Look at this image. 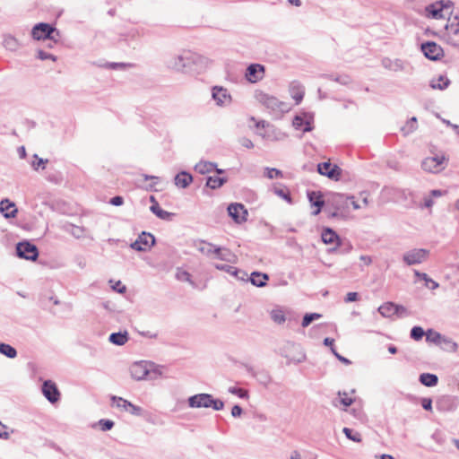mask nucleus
I'll return each mask as SVG.
<instances>
[{
  "instance_id": "nucleus-1",
  "label": "nucleus",
  "mask_w": 459,
  "mask_h": 459,
  "mask_svg": "<svg viewBox=\"0 0 459 459\" xmlns=\"http://www.w3.org/2000/svg\"><path fill=\"white\" fill-rule=\"evenodd\" d=\"M207 60L205 57L189 50H182L165 61L168 69L183 74H192L201 69Z\"/></svg>"
},
{
  "instance_id": "nucleus-2",
  "label": "nucleus",
  "mask_w": 459,
  "mask_h": 459,
  "mask_svg": "<svg viewBox=\"0 0 459 459\" xmlns=\"http://www.w3.org/2000/svg\"><path fill=\"white\" fill-rule=\"evenodd\" d=\"M349 205L350 197L348 195L333 193L327 198L325 212H328L329 217H341L349 209Z\"/></svg>"
},
{
  "instance_id": "nucleus-3",
  "label": "nucleus",
  "mask_w": 459,
  "mask_h": 459,
  "mask_svg": "<svg viewBox=\"0 0 459 459\" xmlns=\"http://www.w3.org/2000/svg\"><path fill=\"white\" fill-rule=\"evenodd\" d=\"M255 99L260 104L277 116L288 112L290 108L288 103L281 101L276 97L264 91H257Z\"/></svg>"
},
{
  "instance_id": "nucleus-4",
  "label": "nucleus",
  "mask_w": 459,
  "mask_h": 459,
  "mask_svg": "<svg viewBox=\"0 0 459 459\" xmlns=\"http://www.w3.org/2000/svg\"><path fill=\"white\" fill-rule=\"evenodd\" d=\"M31 37L36 40H53L57 42L59 31L52 25L45 22L36 24L31 30Z\"/></svg>"
},
{
  "instance_id": "nucleus-5",
  "label": "nucleus",
  "mask_w": 459,
  "mask_h": 459,
  "mask_svg": "<svg viewBox=\"0 0 459 459\" xmlns=\"http://www.w3.org/2000/svg\"><path fill=\"white\" fill-rule=\"evenodd\" d=\"M454 3L451 0H439L428 4L424 9V15L431 19L444 18L443 12L452 9Z\"/></svg>"
},
{
  "instance_id": "nucleus-6",
  "label": "nucleus",
  "mask_w": 459,
  "mask_h": 459,
  "mask_svg": "<svg viewBox=\"0 0 459 459\" xmlns=\"http://www.w3.org/2000/svg\"><path fill=\"white\" fill-rule=\"evenodd\" d=\"M445 30L446 42L454 48H459V39H457L459 35V16L455 15L449 17L445 26Z\"/></svg>"
},
{
  "instance_id": "nucleus-7",
  "label": "nucleus",
  "mask_w": 459,
  "mask_h": 459,
  "mask_svg": "<svg viewBox=\"0 0 459 459\" xmlns=\"http://www.w3.org/2000/svg\"><path fill=\"white\" fill-rule=\"evenodd\" d=\"M429 256V250L425 248H413L403 255V261L408 266L420 264Z\"/></svg>"
},
{
  "instance_id": "nucleus-8",
  "label": "nucleus",
  "mask_w": 459,
  "mask_h": 459,
  "mask_svg": "<svg viewBox=\"0 0 459 459\" xmlns=\"http://www.w3.org/2000/svg\"><path fill=\"white\" fill-rule=\"evenodd\" d=\"M446 158L444 155H435L423 160L422 169L430 173H438L445 169Z\"/></svg>"
},
{
  "instance_id": "nucleus-9",
  "label": "nucleus",
  "mask_w": 459,
  "mask_h": 459,
  "mask_svg": "<svg viewBox=\"0 0 459 459\" xmlns=\"http://www.w3.org/2000/svg\"><path fill=\"white\" fill-rule=\"evenodd\" d=\"M152 365L149 361H136L130 366L129 371L133 379L141 381L149 377Z\"/></svg>"
},
{
  "instance_id": "nucleus-10",
  "label": "nucleus",
  "mask_w": 459,
  "mask_h": 459,
  "mask_svg": "<svg viewBox=\"0 0 459 459\" xmlns=\"http://www.w3.org/2000/svg\"><path fill=\"white\" fill-rule=\"evenodd\" d=\"M16 253L20 258L36 261L39 256L37 247L28 241L20 242L16 246Z\"/></svg>"
},
{
  "instance_id": "nucleus-11",
  "label": "nucleus",
  "mask_w": 459,
  "mask_h": 459,
  "mask_svg": "<svg viewBox=\"0 0 459 459\" xmlns=\"http://www.w3.org/2000/svg\"><path fill=\"white\" fill-rule=\"evenodd\" d=\"M155 244V238L152 234L143 231L137 239L131 244V248L136 251H147Z\"/></svg>"
},
{
  "instance_id": "nucleus-12",
  "label": "nucleus",
  "mask_w": 459,
  "mask_h": 459,
  "mask_svg": "<svg viewBox=\"0 0 459 459\" xmlns=\"http://www.w3.org/2000/svg\"><path fill=\"white\" fill-rule=\"evenodd\" d=\"M212 98L216 105L225 107L231 103L232 98L229 91L222 86H213L212 88Z\"/></svg>"
},
{
  "instance_id": "nucleus-13",
  "label": "nucleus",
  "mask_w": 459,
  "mask_h": 459,
  "mask_svg": "<svg viewBox=\"0 0 459 459\" xmlns=\"http://www.w3.org/2000/svg\"><path fill=\"white\" fill-rule=\"evenodd\" d=\"M113 402V405L117 408L120 409L124 411H128L130 414L134 416H141L143 412V409L137 405L133 404L131 402L122 398L113 395L111 397Z\"/></svg>"
},
{
  "instance_id": "nucleus-14",
  "label": "nucleus",
  "mask_w": 459,
  "mask_h": 459,
  "mask_svg": "<svg viewBox=\"0 0 459 459\" xmlns=\"http://www.w3.org/2000/svg\"><path fill=\"white\" fill-rule=\"evenodd\" d=\"M424 56L429 60H438L444 56L443 48L434 41H427L421 44Z\"/></svg>"
},
{
  "instance_id": "nucleus-15",
  "label": "nucleus",
  "mask_w": 459,
  "mask_h": 459,
  "mask_svg": "<svg viewBox=\"0 0 459 459\" xmlns=\"http://www.w3.org/2000/svg\"><path fill=\"white\" fill-rule=\"evenodd\" d=\"M317 171L319 174L333 180H339L342 175L341 168L335 164H332L330 161L319 163L317 165Z\"/></svg>"
},
{
  "instance_id": "nucleus-16",
  "label": "nucleus",
  "mask_w": 459,
  "mask_h": 459,
  "mask_svg": "<svg viewBox=\"0 0 459 459\" xmlns=\"http://www.w3.org/2000/svg\"><path fill=\"white\" fill-rule=\"evenodd\" d=\"M228 213L236 223H243L247 220V211L242 204L233 203L228 206Z\"/></svg>"
},
{
  "instance_id": "nucleus-17",
  "label": "nucleus",
  "mask_w": 459,
  "mask_h": 459,
  "mask_svg": "<svg viewBox=\"0 0 459 459\" xmlns=\"http://www.w3.org/2000/svg\"><path fill=\"white\" fill-rule=\"evenodd\" d=\"M42 394L46 397V399L51 403H55L60 399V392L56 386V385L51 380H45L42 384Z\"/></svg>"
},
{
  "instance_id": "nucleus-18",
  "label": "nucleus",
  "mask_w": 459,
  "mask_h": 459,
  "mask_svg": "<svg viewBox=\"0 0 459 459\" xmlns=\"http://www.w3.org/2000/svg\"><path fill=\"white\" fill-rule=\"evenodd\" d=\"M382 65L385 69H388V70H391L394 72L405 71V72L411 73L412 70V67L410 65V64L408 62L403 61L399 58L392 60L388 57H385L382 60Z\"/></svg>"
},
{
  "instance_id": "nucleus-19",
  "label": "nucleus",
  "mask_w": 459,
  "mask_h": 459,
  "mask_svg": "<svg viewBox=\"0 0 459 459\" xmlns=\"http://www.w3.org/2000/svg\"><path fill=\"white\" fill-rule=\"evenodd\" d=\"M264 66L259 64L249 65L246 71V78L248 82L255 83L264 78Z\"/></svg>"
},
{
  "instance_id": "nucleus-20",
  "label": "nucleus",
  "mask_w": 459,
  "mask_h": 459,
  "mask_svg": "<svg viewBox=\"0 0 459 459\" xmlns=\"http://www.w3.org/2000/svg\"><path fill=\"white\" fill-rule=\"evenodd\" d=\"M212 394H198L188 398V405L191 408H210Z\"/></svg>"
},
{
  "instance_id": "nucleus-21",
  "label": "nucleus",
  "mask_w": 459,
  "mask_h": 459,
  "mask_svg": "<svg viewBox=\"0 0 459 459\" xmlns=\"http://www.w3.org/2000/svg\"><path fill=\"white\" fill-rule=\"evenodd\" d=\"M378 312L384 317H390L394 315L401 314L405 312V307L403 306L395 305L393 302H386L378 307Z\"/></svg>"
},
{
  "instance_id": "nucleus-22",
  "label": "nucleus",
  "mask_w": 459,
  "mask_h": 459,
  "mask_svg": "<svg viewBox=\"0 0 459 459\" xmlns=\"http://www.w3.org/2000/svg\"><path fill=\"white\" fill-rule=\"evenodd\" d=\"M214 252V257L219 260L225 261L230 264H236L238 262V256L227 247H217Z\"/></svg>"
},
{
  "instance_id": "nucleus-23",
  "label": "nucleus",
  "mask_w": 459,
  "mask_h": 459,
  "mask_svg": "<svg viewBox=\"0 0 459 459\" xmlns=\"http://www.w3.org/2000/svg\"><path fill=\"white\" fill-rule=\"evenodd\" d=\"M307 198L312 206H316V210H315L312 214L317 215L321 212L323 206L325 205V201L323 199V195L319 191H308Z\"/></svg>"
},
{
  "instance_id": "nucleus-24",
  "label": "nucleus",
  "mask_w": 459,
  "mask_h": 459,
  "mask_svg": "<svg viewBox=\"0 0 459 459\" xmlns=\"http://www.w3.org/2000/svg\"><path fill=\"white\" fill-rule=\"evenodd\" d=\"M247 370L254 377L256 378L257 382L264 386L267 387L272 382V377L266 370H259L255 371L252 367H247Z\"/></svg>"
},
{
  "instance_id": "nucleus-25",
  "label": "nucleus",
  "mask_w": 459,
  "mask_h": 459,
  "mask_svg": "<svg viewBox=\"0 0 459 459\" xmlns=\"http://www.w3.org/2000/svg\"><path fill=\"white\" fill-rule=\"evenodd\" d=\"M214 267L217 270L226 272L230 275L235 276L237 279H239L242 281H244L245 277L247 276V274L244 271H241L234 266L229 265V264H214Z\"/></svg>"
},
{
  "instance_id": "nucleus-26",
  "label": "nucleus",
  "mask_w": 459,
  "mask_h": 459,
  "mask_svg": "<svg viewBox=\"0 0 459 459\" xmlns=\"http://www.w3.org/2000/svg\"><path fill=\"white\" fill-rule=\"evenodd\" d=\"M322 241L326 244H335V246L341 244V238L338 234L330 228H325L323 230L321 234Z\"/></svg>"
},
{
  "instance_id": "nucleus-27",
  "label": "nucleus",
  "mask_w": 459,
  "mask_h": 459,
  "mask_svg": "<svg viewBox=\"0 0 459 459\" xmlns=\"http://www.w3.org/2000/svg\"><path fill=\"white\" fill-rule=\"evenodd\" d=\"M195 170L199 174H207L216 171L218 174L223 173V170L216 168V164L210 161H200L195 166Z\"/></svg>"
},
{
  "instance_id": "nucleus-28",
  "label": "nucleus",
  "mask_w": 459,
  "mask_h": 459,
  "mask_svg": "<svg viewBox=\"0 0 459 459\" xmlns=\"http://www.w3.org/2000/svg\"><path fill=\"white\" fill-rule=\"evenodd\" d=\"M0 212L5 218H14L17 213L15 204L10 202L8 199H4L0 203Z\"/></svg>"
},
{
  "instance_id": "nucleus-29",
  "label": "nucleus",
  "mask_w": 459,
  "mask_h": 459,
  "mask_svg": "<svg viewBox=\"0 0 459 459\" xmlns=\"http://www.w3.org/2000/svg\"><path fill=\"white\" fill-rule=\"evenodd\" d=\"M193 181V177L186 171L178 173L174 178V183L177 186L186 188Z\"/></svg>"
},
{
  "instance_id": "nucleus-30",
  "label": "nucleus",
  "mask_w": 459,
  "mask_h": 459,
  "mask_svg": "<svg viewBox=\"0 0 459 459\" xmlns=\"http://www.w3.org/2000/svg\"><path fill=\"white\" fill-rule=\"evenodd\" d=\"M291 97L295 100L296 104H299L303 100L305 91L304 87L298 82H292L290 86Z\"/></svg>"
},
{
  "instance_id": "nucleus-31",
  "label": "nucleus",
  "mask_w": 459,
  "mask_h": 459,
  "mask_svg": "<svg viewBox=\"0 0 459 459\" xmlns=\"http://www.w3.org/2000/svg\"><path fill=\"white\" fill-rule=\"evenodd\" d=\"M196 248L199 252H201L203 255H206L207 257H214V255H215L214 250L217 248V247L212 243H208V242L202 240L199 242L198 245H196Z\"/></svg>"
},
{
  "instance_id": "nucleus-32",
  "label": "nucleus",
  "mask_w": 459,
  "mask_h": 459,
  "mask_svg": "<svg viewBox=\"0 0 459 459\" xmlns=\"http://www.w3.org/2000/svg\"><path fill=\"white\" fill-rule=\"evenodd\" d=\"M150 210L152 211V213H154L158 218L161 219V220H164V221H171V219L173 218L174 216V213L172 212H167L163 209H161L158 203H154V204H152L151 207H150Z\"/></svg>"
},
{
  "instance_id": "nucleus-33",
  "label": "nucleus",
  "mask_w": 459,
  "mask_h": 459,
  "mask_svg": "<svg viewBox=\"0 0 459 459\" xmlns=\"http://www.w3.org/2000/svg\"><path fill=\"white\" fill-rule=\"evenodd\" d=\"M293 126L296 129L302 130L304 133L310 132L312 130V126L309 120L304 119L300 116H296L293 119Z\"/></svg>"
},
{
  "instance_id": "nucleus-34",
  "label": "nucleus",
  "mask_w": 459,
  "mask_h": 459,
  "mask_svg": "<svg viewBox=\"0 0 459 459\" xmlns=\"http://www.w3.org/2000/svg\"><path fill=\"white\" fill-rule=\"evenodd\" d=\"M269 277L266 273L254 272L250 275V281L253 285L256 287H264L266 285V281H268Z\"/></svg>"
},
{
  "instance_id": "nucleus-35",
  "label": "nucleus",
  "mask_w": 459,
  "mask_h": 459,
  "mask_svg": "<svg viewBox=\"0 0 459 459\" xmlns=\"http://www.w3.org/2000/svg\"><path fill=\"white\" fill-rule=\"evenodd\" d=\"M419 380L420 384H422L423 385L432 387L437 385L438 382V377L435 374L422 373L420 375Z\"/></svg>"
},
{
  "instance_id": "nucleus-36",
  "label": "nucleus",
  "mask_w": 459,
  "mask_h": 459,
  "mask_svg": "<svg viewBox=\"0 0 459 459\" xmlns=\"http://www.w3.org/2000/svg\"><path fill=\"white\" fill-rule=\"evenodd\" d=\"M63 230L71 234L72 236H74L75 238H81L83 237L84 235V228L83 227H80V226H76V225H74V224H71V223H65L64 226H63Z\"/></svg>"
},
{
  "instance_id": "nucleus-37",
  "label": "nucleus",
  "mask_w": 459,
  "mask_h": 459,
  "mask_svg": "<svg viewBox=\"0 0 459 459\" xmlns=\"http://www.w3.org/2000/svg\"><path fill=\"white\" fill-rule=\"evenodd\" d=\"M128 333L127 332H118V333H112L108 340L111 343L122 346L128 341Z\"/></svg>"
},
{
  "instance_id": "nucleus-38",
  "label": "nucleus",
  "mask_w": 459,
  "mask_h": 459,
  "mask_svg": "<svg viewBox=\"0 0 459 459\" xmlns=\"http://www.w3.org/2000/svg\"><path fill=\"white\" fill-rule=\"evenodd\" d=\"M414 275L423 280L425 281L426 287L429 288L430 290H436L439 286V284L437 281L429 278V275L425 273H420L418 270H414Z\"/></svg>"
},
{
  "instance_id": "nucleus-39",
  "label": "nucleus",
  "mask_w": 459,
  "mask_h": 459,
  "mask_svg": "<svg viewBox=\"0 0 459 459\" xmlns=\"http://www.w3.org/2000/svg\"><path fill=\"white\" fill-rule=\"evenodd\" d=\"M226 181V178H221L219 176H209L206 179V186L212 189H217L221 187Z\"/></svg>"
},
{
  "instance_id": "nucleus-40",
  "label": "nucleus",
  "mask_w": 459,
  "mask_h": 459,
  "mask_svg": "<svg viewBox=\"0 0 459 459\" xmlns=\"http://www.w3.org/2000/svg\"><path fill=\"white\" fill-rule=\"evenodd\" d=\"M352 245L349 241H343L341 239V244L334 246L328 250L329 253L339 252L342 255L348 254L351 251Z\"/></svg>"
},
{
  "instance_id": "nucleus-41",
  "label": "nucleus",
  "mask_w": 459,
  "mask_h": 459,
  "mask_svg": "<svg viewBox=\"0 0 459 459\" xmlns=\"http://www.w3.org/2000/svg\"><path fill=\"white\" fill-rule=\"evenodd\" d=\"M4 47L10 51H16L19 48L18 40L12 35H4L3 39Z\"/></svg>"
},
{
  "instance_id": "nucleus-42",
  "label": "nucleus",
  "mask_w": 459,
  "mask_h": 459,
  "mask_svg": "<svg viewBox=\"0 0 459 459\" xmlns=\"http://www.w3.org/2000/svg\"><path fill=\"white\" fill-rule=\"evenodd\" d=\"M273 191L277 196L287 201L290 204H293L292 198L290 196V193L285 186H282V187L275 186V187H273Z\"/></svg>"
},
{
  "instance_id": "nucleus-43",
  "label": "nucleus",
  "mask_w": 459,
  "mask_h": 459,
  "mask_svg": "<svg viewBox=\"0 0 459 459\" xmlns=\"http://www.w3.org/2000/svg\"><path fill=\"white\" fill-rule=\"evenodd\" d=\"M0 353L9 359H14L17 356V351L10 344L4 342L0 343Z\"/></svg>"
},
{
  "instance_id": "nucleus-44",
  "label": "nucleus",
  "mask_w": 459,
  "mask_h": 459,
  "mask_svg": "<svg viewBox=\"0 0 459 459\" xmlns=\"http://www.w3.org/2000/svg\"><path fill=\"white\" fill-rule=\"evenodd\" d=\"M322 78H327L333 80L336 82H339L342 85H347L351 82V78L348 75H333V74H322Z\"/></svg>"
},
{
  "instance_id": "nucleus-45",
  "label": "nucleus",
  "mask_w": 459,
  "mask_h": 459,
  "mask_svg": "<svg viewBox=\"0 0 459 459\" xmlns=\"http://www.w3.org/2000/svg\"><path fill=\"white\" fill-rule=\"evenodd\" d=\"M191 278H192V276L188 272L182 270L180 268H178L177 273H176V279L178 281L189 282L191 285L194 286L195 283Z\"/></svg>"
},
{
  "instance_id": "nucleus-46",
  "label": "nucleus",
  "mask_w": 459,
  "mask_h": 459,
  "mask_svg": "<svg viewBox=\"0 0 459 459\" xmlns=\"http://www.w3.org/2000/svg\"><path fill=\"white\" fill-rule=\"evenodd\" d=\"M33 159L34 160L31 161V167L36 171L39 170L40 169H44L46 168V164L48 162V160L39 158L37 154L33 155Z\"/></svg>"
},
{
  "instance_id": "nucleus-47",
  "label": "nucleus",
  "mask_w": 459,
  "mask_h": 459,
  "mask_svg": "<svg viewBox=\"0 0 459 459\" xmlns=\"http://www.w3.org/2000/svg\"><path fill=\"white\" fill-rule=\"evenodd\" d=\"M271 318L273 322L279 325L283 324L286 320L285 315L281 309H273L271 312Z\"/></svg>"
},
{
  "instance_id": "nucleus-48",
  "label": "nucleus",
  "mask_w": 459,
  "mask_h": 459,
  "mask_svg": "<svg viewBox=\"0 0 459 459\" xmlns=\"http://www.w3.org/2000/svg\"><path fill=\"white\" fill-rule=\"evenodd\" d=\"M150 364L152 365V368L149 374L150 379H157L159 377H161L163 374V366H159L152 362H150Z\"/></svg>"
},
{
  "instance_id": "nucleus-49",
  "label": "nucleus",
  "mask_w": 459,
  "mask_h": 459,
  "mask_svg": "<svg viewBox=\"0 0 459 459\" xmlns=\"http://www.w3.org/2000/svg\"><path fill=\"white\" fill-rule=\"evenodd\" d=\"M417 127V118L415 117H412L404 126L402 127V131L403 132V134H409L412 133L414 130H416Z\"/></svg>"
},
{
  "instance_id": "nucleus-50",
  "label": "nucleus",
  "mask_w": 459,
  "mask_h": 459,
  "mask_svg": "<svg viewBox=\"0 0 459 459\" xmlns=\"http://www.w3.org/2000/svg\"><path fill=\"white\" fill-rule=\"evenodd\" d=\"M321 316L322 315L318 313L306 314L302 319L301 325L303 327H307L314 320L319 319Z\"/></svg>"
},
{
  "instance_id": "nucleus-51",
  "label": "nucleus",
  "mask_w": 459,
  "mask_h": 459,
  "mask_svg": "<svg viewBox=\"0 0 459 459\" xmlns=\"http://www.w3.org/2000/svg\"><path fill=\"white\" fill-rule=\"evenodd\" d=\"M342 432L346 436V437L350 440H352L354 442H360L361 437L360 434L358 432H354L351 429L349 428H343Z\"/></svg>"
},
{
  "instance_id": "nucleus-52",
  "label": "nucleus",
  "mask_w": 459,
  "mask_h": 459,
  "mask_svg": "<svg viewBox=\"0 0 459 459\" xmlns=\"http://www.w3.org/2000/svg\"><path fill=\"white\" fill-rule=\"evenodd\" d=\"M264 176L270 179H273L274 178H282L283 173L281 170L274 168H265L264 169Z\"/></svg>"
},
{
  "instance_id": "nucleus-53",
  "label": "nucleus",
  "mask_w": 459,
  "mask_h": 459,
  "mask_svg": "<svg viewBox=\"0 0 459 459\" xmlns=\"http://www.w3.org/2000/svg\"><path fill=\"white\" fill-rule=\"evenodd\" d=\"M228 392L232 394L238 395L239 398H242V399H247L248 396H249L247 390L242 389V388H238V387H236V386L229 387Z\"/></svg>"
},
{
  "instance_id": "nucleus-54",
  "label": "nucleus",
  "mask_w": 459,
  "mask_h": 459,
  "mask_svg": "<svg viewBox=\"0 0 459 459\" xmlns=\"http://www.w3.org/2000/svg\"><path fill=\"white\" fill-rule=\"evenodd\" d=\"M425 332L420 326H414L411 330V338H412L415 341H420L424 336Z\"/></svg>"
},
{
  "instance_id": "nucleus-55",
  "label": "nucleus",
  "mask_w": 459,
  "mask_h": 459,
  "mask_svg": "<svg viewBox=\"0 0 459 459\" xmlns=\"http://www.w3.org/2000/svg\"><path fill=\"white\" fill-rule=\"evenodd\" d=\"M338 395L340 396L339 403L342 404L345 408L352 404L353 399L348 397L346 392H338Z\"/></svg>"
},
{
  "instance_id": "nucleus-56",
  "label": "nucleus",
  "mask_w": 459,
  "mask_h": 459,
  "mask_svg": "<svg viewBox=\"0 0 459 459\" xmlns=\"http://www.w3.org/2000/svg\"><path fill=\"white\" fill-rule=\"evenodd\" d=\"M114 424L113 420L106 419L100 420L98 422V425L102 431L110 430L114 427Z\"/></svg>"
},
{
  "instance_id": "nucleus-57",
  "label": "nucleus",
  "mask_w": 459,
  "mask_h": 459,
  "mask_svg": "<svg viewBox=\"0 0 459 459\" xmlns=\"http://www.w3.org/2000/svg\"><path fill=\"white\" fill-rule=\"evenodd\" d=\"M37 57L40 60H52V61H56V56L52 55V54H49V53H47L45 52L44 50H38V53H37Z\"/></svg>"
},
{
  "instance_id": "nucleus-58",
  "label": "nucleus",
  "mask_w": 459,
  "mask_h": 459,
  "mask_svg": "<svg viewBox=\"0 0 459 459\" xmlns=\"http://www.w3.org/2000/svg\"><path fill=\"white\" fill-rule=\"evenodd\" d=\"M441 337L442 336L439 333L433 332L432 330H429L427 333V341H429L431 342H438Z\"/></svg>"
},
{
  "instance_id": "nucleus-59",
  "label": "nucleus",
  "mask_w": 459,
  "mask_h": 459,
  "mask_svg": "<svg viewBox=\"0 0 459 459\" xmlns=\"http://www.w3.org/2000/svg\"><path fill=\"white\" fill-rule=\"evenodd\" d=\"M223 407H224V403L221 400L214 399L212 396L211 403H210V408H212L215 411H221V410L223 409Z\"/></svg>"
},
{
  "instance_id": "nucleus-60",
  "label": "nucleus",
  "mask_w": 459,
  "mask_h": 459,
  "mask_svg": "<svg viewBox=\"0 0 459 459\" xmlns=\"http://www.w3.org/2000/svg\"><path fill=\"white\" fill-rule=\"evenodd\" d=\"M439 81H444V82L441 84V83H438L437 85L436 84H432V88L436 89H439V90H444L446 88L448 87L449 83H450V81L447 79V78H444L443 76H439L438 78Z\"/></svg>"
},
{
  "instance_id": "nucleus-61",
  "label": "nucleus",
  "mask_w": 459,
  "mask_h": 459,
  "mask_svg": "<svg viewBox=\"0 0 459 459\" xmlns=\"http://www.w3.org/2000/svg\"><path fill=\"white\" fill-rule=\"evenodd\" d=\"M421 406L426 411H432V400L430 398H422Z\"/></svg>"
},
{
  "instance_id": "nucleus-62",
  "label": "nucleus",
  "mask_w": 459,
  "mask_h": 459,
  "mask_svg": "<svg viewBox=\"0 0 459 459\" xmlns=\"http://www.w3.org/2000/svg\"><path fill=\"white\" fill-rule=\"evenodd\" d=\"M359 299V294L357 292H349L344 298L346 303L354 302Z\"/></svg>"
},
{
  "instance_id": "nucleus-63",
  "label": "nucleus",
  "mask_w": 459,
  "mask_h": 459,
  "mask_svg": "<svg viewBox=\"0 0 459 459\" xmlns=\"http://www.w3.org/2000/svg\"><path fill=\"white\" fill-rule=\"evenodd\" d=\"M109 204L114 206H120L124 204V198L120 195H116L110 199Z\"/></svg>"
},
{
  "instance_id": "nucleus-64",
  "label": "nucleus",
  "mask_w": 459,
  "mask_h": 459,
  "mask_svg": "<svg viewBox=\"0 0 459 459\" xmlns=\"http://www.w3.org/2000/svg\"><path fill=\"white\" fill-rule=\"evenodd\" d=\"M239 143L243 147L247 148V149H252L254 147L253 142L247 137H242L239 140Z\"/></svg>"
}]
</instances>
